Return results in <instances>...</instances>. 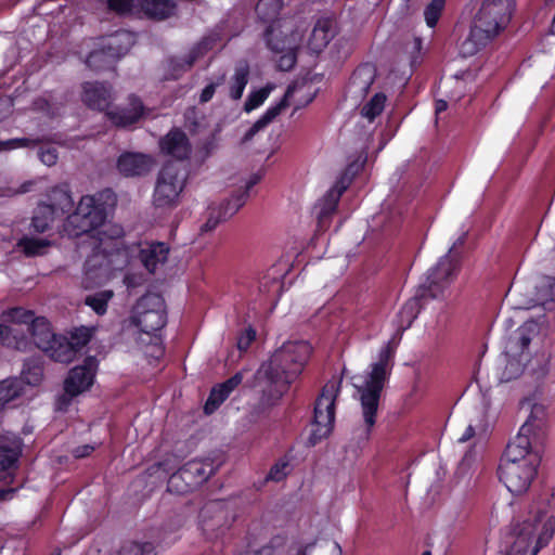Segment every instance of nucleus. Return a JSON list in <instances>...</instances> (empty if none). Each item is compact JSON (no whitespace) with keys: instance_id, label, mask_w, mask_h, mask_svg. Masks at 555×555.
I'll list each match as a JSON object with an SVG mask.
<instances>
[{"instance_id":"nucleus-5","label":"nucleus","mask_w":555,"mask_h":555,"mask_svg":"<svg viewBox=\"0 0 555 555\" xmlns=\"http://www.w3.org/2000/svg\"><path fill=\"white\" fill-rule=\"evenodd\" d=\"M99 249L95 250L85 263V286L92 287L102 284L112 278V271L120 269L122 264L129 263L130 248L119 247L118 243H114L116 247L108 251V241H117L124 230L119 224L104 221L99 228Z\"/></svg>"},{"instance_id":"nucleus-45","label":"nucleus","mask_w":555,"mask_h":555,"mask_svg":"<svg viewBox=\"0 0 555 555\" xmlns=\"http://www.w3.org/2000/svg\"><path fill=\"white\" fill-rule=\"evenodd\" d=\"M289 473V461L286 457H282L271 467L267 479L279 482L283 480Z\"/></svg>"},{"instance_id":"nucleus-26","label":"nucleus","mask_w":555,"mask_h":555,"mask_svg":"<svg viewBox=\"0 0 555 555\" xmlns=\"http://www.w3.org/2000/svg\"><path fill=\"white\" fill-rule=\"evenodd\" d=\"M249 74L250 68L246 61H240L234 65L233 72L227 80L228 94L232 100H241L249 81Z\"/></svg>"},{"instance_id":"nucleus-32","label":"nucleus","mask_w":555,"mask_h":555,"mask_svg":"<svg viewBox=\"0 0 555 555\" xmlns=\"http://www.w3.org/2000/svg\"><path fill=\"white\" fill-rule=\"evenodd\" d=\"M295 91L294 87H288L284 99L275 106H272L267 109L264 115L259 118L245 133L243 141L247 142L250 141L254 135L259 132L261 129H263L266 126H268L281 112L283 108L287 106V100L293 95Z\"/></svg>"},{"instance_id":"nucleus-2","label":"nucleus","mask_w":555,"mask_h":555,"mask_svg":"<svg viewBox=\"0 0 555 555\" xmlns=\"http://www.w3.org/2000/svg\"><path fill=\"white\" fill-rule=\"evenodd\" d=\"M392 353L389 344L384 346L378 353V360L371 364L367 372L351 377L352 386L356 389L354 398L360 403L361 415L364 422V438L370 436L376 423L382 391L392 367Z\"/></svg>"},{"instance_id":"nucleus-58","label":"nucleus","mask_w":555,"mask_h":555,"mask_svg":"<svg viewBox=\"0 0 555 555\" xmlns=\"http://www.w3.org/2000/svg\"><path fill=\"white\" fill-rule=\"evenodd\" d=\"M447 107H448V103L444 100L436 101L435 111H436L437 115L444 112L447 109Z\"/></svg>"},{"instance_id":"nucleus-52","label":"nucleus","mask_w":555,"mask_h":555,"mask_svg":"<svg viewBox=\"0 0 555 555\" xmlns=\"http://www.w3.org/2000/svg\"><path fill=\"white\" fill-rule=\"evenodd\" d=\"M256 333L254 330H246L237 339V348L241 351H245L250 346L251 341L255 339Z\"/></svg>"},{"instance_id":"nucleus-15","label":"nucleus","mask_w":555,"mask_h":555,"mask_svg":"<svg viewBox=\"0 0 555 555\" xmlns=\"http://www.w3.org/2000/svg\"><path fill=\"white\" fill-rule=\"evenodd\" d=\"M98 362L94 358H87L82 365L75 366L64 382V393L56 400L59 411H66L72 400L87 391L93 384Z\"/></svg>"},{"instance_id":"nucleus-17","label":"nucleus","mask_w":555,"mask_h":555,"mask_svg":"<svg viewBox=\"0 0 555 555\" xmlns=\"http://www.w3.org/2000/svg\"><path fill=\"white\" fill-rule=\"evenodd\" d=\"M170 248L160 242H146L130 248V255L138 253L141 263L150 273L162 269L168 260Z\"/></svg>"},{"instance_id":"nucleus-22","label":"nucleus","mask_w":555,"mask_h":555,"mask_svg":"<svg viewBox=\"0 0 555 555\" xmlns=\"http://www.w3.org/2000/svg\"><path fill=\"white\" fill-rule=\"evenodd\" d=\"M21 440L12 435L0 437V479L11 476L21 454Z\"/></svg>"},{"instance_id":"nucleus-47","label":"nucleus","mask_w":555,"mask_h":555,"mask_svg":"<svg viewBox=\"0 0 555 555\" xmlns=\"http://www.w3.org/2000/svg\"><path fill=\"white\" fill-rule=\"evenodd\" d=\"M23 379L31 386L38 385L43 376L42 367L39 364L27 363L22 372Z\"/></svg>"},{"instance_id":"nucleus-53","label":"nucleus","mask_w":555,"mask_h":555,"mask_svg":"<svg viewBox=\"0 0 555 555\" xmlns=\"http://www.w3.org/2000/svg\"><path fill=\"white\" fill-rule=\"evenodd\" d=\"M288 50H292V48L288 47ZM295 54L292 51H288L286 54L281 56L279 61V67L283 70H288L295 65Z\"/></svg>"},{"instance_id":"nucleus-39","label":"nucleus","mask_w":555,"mask_h":555,"mask_svg":"<svg viewBox=\"0 0 555 555\" xmlns=\"http://www.w3.org/2000/svg\"><path fill=\"white\" fill-rule=\"evenodd\" d=\"M274 88L273 83H268L260 89L250 91L244 104L245 112L249 113L262 105Z\"/></svg>"},{"instance_id":"nucleus-12","label":"nucleus","mask_w":555,"mask_h":555,"mask_svg":"<svg viewBox=\"0 0 555 555\" xmlns=\"http://www.w3.org/2000/svg\"><path fill=\"white\" fill-rule=\"evenodd\" d=\"M134 44V36L127 30H118L101 39L99 49L87 57V65L93 69H103L125 55Z\"/></svg>"},{"instance_id":"nucleus-54","label":"nucleus","mask_w":555,"mask_h":555,"mask_svg":"<svg viewBox=\"0 0 555 555\" xmlns=\"http://www.w3.org/2000/svg\"><path fill=\"white\" fill-rule=\"evenodd\" d=\"M168 489L169 491L176 492V493H185L193 489V487H189L184 480H177L176 486L171 483V477L168 480Z\"/></svg>"},{"instance_id":"nucleus-38","label":"nucleus","mask_w":555,"mask_h":555,"mask_svg":"<svg viewBox=\"0 0 555 555\" xmlns=\"http://www.w3.org/2000/svg\"><path fill=\"white\" fill-rule=\"evenodd\" d=\"M17 245L26 256L34 257L43 255L50 246V241L25 236L18 241Z\"/></svg>"},{"instance_id":"nucleus-56","label":"nucleus","mask_w":555,"mask_h":555,"mask_svg":"<svg viewBox=\"0 0 555 555\" xmlns=\"http://www.w3.org/2000/svg\"><path fill=\"white\" fill-rule=\"evenodd\" d=\"M475 436V428L473 425H468L464 433L459 437L457 441L461 443L467 442Z\"/></svg>"},{"instance_id":"nucleus-24","label":"nucleus","mask_w":555,"mask_h":555,"mask_svg":"<svg viewBox=\"0 0 555 555\" xmlns=\"http://www.w3.org/2000/svg\"><path fill=\"white\" fill-rule=\"evenodd\" d=\"M142 102L135 96H129L127 107L106 112L108 119L118 127H127L137 122L143 115Z\"/></svg>"},{"instance_id":"nucleus-49","label":"nucleus","mask_w":555,"mask_h":555,"mask_svg":"<svg viewBox=\"0 0 555 555\" xmlns=\"http://www.w3.org/2000/svg\"><path fill=\"white\" fill-rule=\"evenodd\" d=\"M112 10L118 13L131 12L140 9L141 0H107Z\"/></svg>"},{"instance_id":"nucleus-8","label":"nucleus","mask_w":555,"mask_h":555,"mask_svg":"<svg viewBox=\"0 0 555 555\" xmlns=\"http://www.w3.org/2000/svg\"><path fill=\"white\" fill-rule=\"evenodd\" d=\"M555 531V517L547 513L529 516L514 527L512 544L506 555H537Z\"/></svg>"},{"instance_id":"nucleus-46","label":"nucleus","mask_w":555,"mask_h":555,"mask_svg":"<svg viewBox=\"0 0 555 555\" xmlns=\"http://www.w3.org/2000/svg\"><path fill=\"white\" fill-rule=\"evenodd\" d=\"M38 144V140L30 138H15L5 141H0V152L12 151L17 149L34 147Z\"/></svg>"},{"instance_id":"nucleus-42","label":"nucleus","mask_w":555,"mask_h":555,"mask_svg":"<svg viewBox=\"0 0 555 555\" xmlns=\"http://www.w3.org/2000/svg\"><path fill=\"white\" fill-rule=\"evenodd\" d=\"M444 5L446 0H431V2L425 8L424 17L428 27L433 28L437 25Z\"/></svg>"},{"instance_id":"nucleus-29","label":"nucleus","mask_w":555,"mask_h":555,"mask_svg":"<svg viewBox=\"0 0 555 555\" xmlns=\"http://www.w3.org/2000/svg\"><path fill=\"white\" fill-rule=\"evenodd\" d=\"M346 188L347 185L345 183H337L330 189L317 204L315 209L320 227H325L327 218L335 211L338 201Z\"/></svg>"},{"instance_id":"nucleus-36","label":"nucleus","mask_w":555,"mask_h":555,"mask_svg":"<svg viewBox=\"0 0 555 555\" xmlns=\"http://www.w3.org/2000/svg\"><path fill=\"white\" fill-rule=\"evenodd\" d=\"M387 96L383 92L375 93L361 107V116L372 122L385 109Z\"/></svg>"},{"instance_id":"nucleus-64","label":"nucleus","mask_w":555,"mask_h":555,"mask_svg":"<svg viewBox=\"0 0 555 555\" xmlns=\"http://www.w3.org/2000/svg\"><path fill=\"white\" fill-rule=\"evenodd\" d=\"M272 35V30L268 33V42L273 50H280L278 47L272 46L270 36Z\"/></svg>"},{"instance_id":"nucleus-35","label":"nucleus","mask_w":555,"mask_h":555,"mask_svg":"<svg viewBox=\"0 0 555 555\" xmlns=\"http://www.w3.org/2000/svg\"><path fill=\"white\" fill-rule=\"evenodd\" d=\"M537 304L552 309L555 300V278L545 276L537 285Z\"/></svg>"},{"instance_id":"nucleus-25","label":"nucleus","mask_w":555,"mask_h":555,"mask_svg":"<svg viewBox=\"0 0 555 555\" xmlns=\"http://www.w3.org/2000/svg\"><path fill=\"white\" fill-rule=\"evenodd\" d=\"M546 424V409L543 404L535 403L531 408L530 415L526 423L520 427L517 436H524L532 442L539 438L545 428Z\"/></svg>"},{"instance_id":"nucleus-48","label":"nucleus","mask_w":555,"mask_h":555,"mask_svg":"<svg viewBox=\"0 0 555 555\" xmlns=\"http://www.w3.org/2000/svg\"><path fill=\"white\" fill-rule=\"evenodd\" d=\"M225 82V75L224 74H220L218 75L217 77H215L214 80H211L201 92L199 94V102L201 103H207L209 102L215 92H216V89L217 87L221 86L222 83Z\"/></svg>"},{"instance_id":"nucleus-27","label":"nucleus","mask_w":555,"mask_h":555,"mask_svg":"<svg viewBox=\"0 0 555 555\" xmlns=\"http://www.w3.org/2000/svg\"><path fill=\"white\" fill-rule=\"evenodd\" d=\"M242 373H236L228 380L214 387L205 404V412L210 414L229 397V395L242 383Z\"/></svg>"},{"instance_id":"nucleus-6","label":"nucleus","mask_w":555,"mask_h":555,"mask_svg":"<svg viewBox=\"0 0 555 555\" xmlns=\"http://www.w3.org/2000/svg\"><path fill=\"white\" fill-rule=\"evenodd\" d=\"M463 237L454 243L447 255L442 256L438 263L428 270L425 281L420 285L416 296L409 299L399 312L400 326L408 328L411 326L414 319L420 312L418 298H437L442 294L443 288L449 283V280L454 275L457 269V255L455 249L457 244H463Z\"/></svg>"},{"instance_id":"nucleus-10","label":"nucleus","mask_w":555,"mask_h":555,"mask_svg":"<svg viewBox=\"0 0 555 555\" xmlns=\"http://www.w3.org/2000/svg\"><path fill=\"white\" fill-rule=\"evenodd\" d=\"M188 179L186 169L175 163L163 166L158 172L153 204L157 208H172L178 205Z\"/></svg>"},{"instance_id":"nucleus-50","label":"nucleus","mask_w":555,"mask_h":555,"mask_svg":"<svg viewBox=\"0 0 555 555\" xmlns=\"http://www.w3.org/2000/svg\"><path fill=\"white\" fill-rule=\"evenodd\" d=\"M143 281V274L140 272L128 271L124 276V284L128 291H132L133 288L142 285Z\"/></svg>"},{"instance_id":"nucleus-13","label":"nucleus","mask_w":555,"mask_h":555,"mask_svg":"<svg viewBox=\"0 0 555 555\" xmlns=\"http://www.w3.org/2000/svg\"><path fill=\"white\" fill-rule=\"evenodd\" d=\"M74 206L70 193L65 186L53 188L47 202L38 205L33 217L31 225L37 232H44L54 219L69 212Z\"/></svg>"},{"instance_id":"nucleus-44","label":"nucleus","mask_w":555,"mask_h":555,"mask_svg":"<svg viewBox=\"0 0 555 555\" xmlns=\"http://www.w3.org/2000/svg\"><path fill=\"white\" fill-rule=\"evenodd\" d=\"M120 555H155V552L151 543L129 542L122 546Z\"/></svg>"},{"instance_id":"nucleus-7","label":"nucleus","mask_w":555,"mask_h":555,"mask_svg":"<svg viewBox=\"0 0 555 555\" xmlns=\"http://www.w3.org/2000/svg\"><path fill=\"white\" fill-rule=\"evenodd\" d=\"M115 204L116 197L111 191L82 196L76 210L67 217L64 232L68 236H79L98 230Z\"/></svg>"},{"instance_id":"nucleus-57","label":"nucleus","mask_w":555,"mask_h":555,"mask_svg":"<svg viewBox=\"0 0 555 555\" xmlns=\"http://www.w3.org/2000/svg\"><path fill=\"white\" fill-rule=\"evenodd\" d=\"M219 220L217 218H209L203 225V232H210L217 228Z\"/></svg>"},{"instance_id":"nucleus-59","label":"nucleus","mask_w":555,"mask_h":555,"mask_svg":"<svg viewBox=\"0 0 555 555\" xmlns=\"http://www.w3.org/2000/svg\"><path fill=\"white\" fill-rule=\"evenodd\" d=\"M11 106V101L9 99H2L0 100V111L2 108H5L7 113H9ZM4 117V115H0V120Z\"/></svg>"},{"instance_id":"nucleus-30","label":"nucleus","mask_w":555,"mask_h":555,"mask_svg":"<svg viewBox=\"0 0 555 555\" xmlns=\"http://www.w3.org/2000/svg\"><path fill=\"white\" fill-rule=\"evenodd\" d=\"M376 77V68L372 64L359 66L352 74L349 82V92L352 94H365Z\"/></svg>"},{"instance_id":"nucleus-34","label":"nucleus","mask_w":555,"mask_h":555,"mask_svg":"<svg viewBox=\"0 0 555 555\" xmlns=\"http://www.w3.org/2000/svg\"><path fill=\"white\" fill-rule=\"evenodd\" d=\"M140 10L156 20L169 17L175 12V3L171 0H141Z\"/></svg>"},{"instance_id":"nucleus-14","label":"nucleus","mask_w":555,"mask_h":555,"mask_svg":"<svg viewBox=\"0 0 555 555\" xmlns=\"http://www.w3.org/2000/svg\"><path fill=\"white\" fill-rule=\"evenodd\" d=\"M541 332L542 326L535 321H527L517 330V338L508 343L507 351L501 360L505 364L501 375L502 380L509 382L521 374L522 359H517L514 354L518 349L522 352Z\"/></svg>"},{"instance_id":"nucleus-1","label":"nucleus","mask_w":555,"mask_h":555,"mask_svg":"<svg viewBox=\"0 0 555 555\" xmlns=\"http://www.w3.org/2000/svg\"><path fill=\"white\" fill-rule=\"evenodd\" d=\"M311 350L308 341H286L260 365L256 378L259 382H266L271 388L269 400L276 401L286 392L289 385L301 373Z\"/></svg>"},{"instance_id":"nucleus-41","label":"nucleus","mask_w":555,"mask_h":555,"mask_svg":"<svg viewBox=\"0 0 555 555\" xmlns=\"http://www.w3.org/2000/svg\"><path fill=\"white\" fill-rule=\"evenodd\" d=\"M282 7V0H260L256 7V11L261 20L271 22L279 15Z\"/></svg>"},{"instance_id":"nucleus-20","label":"nucleus","mask_w":555,"mask_h":555,"mask_svg":"<svg viewBox=\"0 0 555 555\" xmlns=\"http://www.w3.org/2000/svg\"><path fill=\"white\" fill-rule=\"evenodd\" d=\"M211 48V40L205 38L195 47H193V49L184 57L170 60L168 62L169 78L177 79L183 73L190 70L194 63L203 57Z\"/></svg>"},{"instance_id":"nucleus-11","label":"nucleus","mask_w":555,"mask_h":555,"mask_svg":"<svg viewBox=\"0 0 555 555\" xmlns=\"http://www.w3.org/2000/svg\"><path fill=\"white\" fill-rule=\"evenodd\" d=\"M130 321L146 334L162 330L166 324V308L163 297L153 293L142 296L132 309Z\"/></svg>"},{"instance_id":"nucleus-40","label":"nucleus","mask_w":555,"mask_h":555,"mask_svg":"<svg viewBox=\"0 0 555 555\" xmlns=\"http://www.w3.org/2000/svg\"><path fill=\"white\" fill-rule=\"evenodd\" d=\"M22 392L21 380L4 379L0 382V410Z\"/></svg>"},{"instance_id":"nucleus-28","label":"nucleus","mask_w":555,"mask_h":555,"mask_svg":"<svg viewBox=\"0 0 555 555\" xmlns=\"http://www.w3.org/2000/svg\"><path fill=\"white\" fill-rule=\"evenodd\" d=\"M335 36V27L332 21L327 18L319 20L309 38L308 47L314 53H320L327 47Z\"/></svg>"},{"instance_id":"nucleus-3","label":"nucleus","mask_w":555,"mask_h":555,"mask_svg":"<svg viewBox=\"0 0 555 555\" xmlns=\"http://www.w3.org/2000/svg\"><path fill=\"white\" fill-rule=\"evenodd\" d=\"M539 465L540 456L532 449L531 441L524 436H516L501 457L499 478L511 493L524 494L531 487Z\"/></svg>"},{"instance_id":"nucleus-18","label":"nucleus","mask_w":555,"mask_h":555,"mask_svg":"<svg viewBox=\"0 0 555 555\" xmlns=\"http://www.w3.org/2000/svg\"><path fill=\"white\" fill-rule=\"evenodd\" d=\"M212 474L214 466L211 462L192 460L171 475V483L176 486L177 480H184L189 487L195 488L206 481Z\"/></svg>"},{"instance_id":"nucleus-55","label":"nucleus","mask_w":555,"mask_h":555,"mask_svg":"<svg viewBox=\"0 0 555 555\" xmlns=\"http://www.w3.org/2000/svg\"><path fill=\"white\" fill-rule=\"evenodd\" d=\"M93 450H94V447L85 444V446L77 447L73 451V454L77 459H82V457L90 455L93 452Z\"/></svg>"},{"instance_id":"nucleus-31","label":"nucleus","mask_w":555,"mask_h":555,"mask_svg":"<svg viewBox=\"0 0 555 555\" xmlns=\"http://www.w3.org/2000/svg\"><path fill=\"white\" fill-rule=\"evenodd\" d=\"M7 314L8 311L3 314V319L10 324L0 323V343L8 347L23 349L26 346L25 331L22 328V324L8 320Z\"/></svg>"},{"instance_id":"nucleus-4","label":"nucleus","mask_w":555,"mask_h":555,"mask_svg":"<svg viewBox=\"0 0 555 555\" xmlns=\"http://www.w3.org/2000/svg\"><path fill=\"white\" fill-rule=\"evenodd\" d=\"M515 0H483L474 16L470 31L461 44L463 56H472L508 25Z\"/></svg>"},{"instance_id":"nucleus-21","label":"nucleus","mask_w":555,"mask_h":555,"mask_svg":"<svg viewBox=\"0 0 555 555\" xmlns=\"http://www.w3.org/2000/svg\"><path fill=\"white\" fill-rule=\"evenodd\" d=\"M81 99L92 109H106L114 99L111 86L100 82H86L82 86Z\"/></svg>"},{"instance_id":"nucleus-16","label":"nucleus","mask_w":555,"mask_h":555,"mask_svg":"<svg viewBox=\"0 0 555 555\" xmlns=\"http://www.w3.org/2000/svg\"><path fill=\"white\" fill-rule=\"evenodd\" d=\"M7 319L16 324H22L30 331L35 345L42 351L53 343L57 336L53 333L49 321L43 318H35L34 312L24 308H13L8 311Z\"/></svg>"},{"instance_id":"nucleus-51","label":"nucleus","mask_w":555,"mask_h":555,"mask_svg":"<svg viewBox=\"0 0 555 555\" xmlns=\"http://www.w3.org/2000/svg\"><path fill=\"white\" fill-rule=\"evenodd\" d=\"M39 158L46 166H53L59 159L57 152L54 147L40 149Z\"/></svg>"},{"instance_id":"nucleus-9","label":"nucleus","mask_w":555,"mask_h":555,"mask_svg":"<svg viewBox=\"0 0 555 555\" xmlns=\"http://www.w3.org/2000/svg\"><path fill=\"white\" fill-rule=\"evenodd\" d=\"M340 378H332L324 385L315 401L314 417L309 436L311 446L327 438L334 428L335 402L340 392Z\"/></svg>"},{"instance_id":"nucleus-33","label":"nucleus","mask_w":555,"mask_h":555,"mask_svg":"<svg viewBox=\"0 0 555 555\" xmlns=\"http://www.w3.org/2000/svg\"><path fill=\"white\" fill-rule=\"evenodd\" d=\"M43 352L54 361L68 363L74 360L77 351L66 337L56 336Z\"/></svg>"},{"instance_id":"nucleus-60","label":"nucleus","mask_w":555,"mask_h":555,"mask_svg":"<svg viewBox=\"0 0 555 555\" xmlns=\"http://www.w3.org/2000/svg\"><path fill=\"white\" fill-rule=\"evenodd\" d=\"M260 179H261V176H260V175H258V173L253 175V176L250 177L249 181L247 182L246 188H247V189L253 188L255 184H257V183L260 181Z\"/></svg>"},{"instance_id":"nucleus-37","label":"nucleus","mask_w":555,"mask_h":555,"mask_svg":"<svg viewBox=\"0 0 555 555\" xmlns=\"http://www.w3.org/2000/svg\"><path fill=\"white\" fill-rule=\"evenodd\" d=\"M114 297L112 289L101 291L86 296L85 304L90 307L98 315H103L107 311L108 302Z\"/></svg>"},{"instance_id":"nucleus-63","label":"nucleus","mask_w":555,"mask_h":555,"mask_svg":"<svg viewBox=\"0 0 555 555\" xmlns=\"http://www.w3.org/2000/svg\"><path fill=\"white\" fill-rule=\"evenodd\" d=\"M333 555H343L341 547L338 543L334 544Z\"/></svg>"},{"instance_id":"nucleus-23","label":"nucleus","mask_w":555,"mask_h":555,"mask_svg":"<svg viewBox=\"0 0 555 555\" xmlns=\"http://www.w3.org/2000/svg\"><path fill=\"white\" fill-rule=\"evenodd\" d=\"M160 151L177 159H185L191 154V144L186 134L173 129L167 133L159 142Z\"/></svg>"},{"instance_id":"nucleus-43","label":"nucleus","mask_w":555,"mask_h":555,"mask_svg":"<svg viewBox=\"0 0 555 555\" xmlns=\"http://www.w3.org/2000/svg\"><path fill=\"white\" fill-rule=\"evenodd\" d=\"M93 331L94 328L92 327L80 326L72 332L69 341H72V344L75 346L76 351H78L89 343L90 338L93 335Z\"/></svg>"},{"instance_id":"nucleus-62","label":"nucleus","mask_w":555,"mask_h":555,"mask_svg":"<svg viewBox=\"0 0 555 555\" xmlns=\"http://www.w3.org/2000/svg\"><path fill=\"white\" fill-rule=\"evenodd\" d=\"M313 547V544L306 545L304 548L298 551L297 555H308Z\"/></svg>"},{"instance_id":"nucleus-61","label":"nucleus","mask_w":555,"mask_h":555,"mask_svg":"<svg viewBox=\"0 0 555 555\" xmlns=\"http://www.w3.org/2000/svg\"><path fill=\"white\" fill-rule=\"evenodd\" d=\"M13 492H14L13 489L0 490V500H7V499L11 498Z\"/></svg>"},{"instance_id":"nucleus-19","label":"nucleus","mask_w":555,"mask_h":555,"mask_svg":"<svg viewBox=\"0 0 555 555\" xmlns=\"http://www.w3.org/2000/svg\"><path fill=\"white\" fill-rule=\"evenodd\" d=\"M154 165L152 157L142 153L126 152L117 159V170L125 177L143 176L147 173Z\"/></svg>"}]
</instances>
